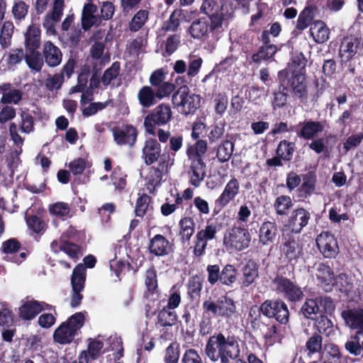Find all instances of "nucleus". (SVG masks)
<instances>
[{"mask_svg":"<svg viewBox=\"0 0 363 363\" xmlns=\"http://www.w3.org/2000/svg\"><path fill=\"white\" fill-rule=\"evenodd\" d=\"M204 351L213 362L220 361V363H230L232 360L235 361V363H247L240 359V345L233 335L225 337L219 333L211 336L206 342Z\"/></svg>","mask_w":363,"mask_h":363,"instance_id":"obj_1","label":"nucleus"},{"mask_svg":"<svg viewBox=\"0 0 363 363\" xmlns=\"http://www.w3.org/2000/svg\"><path fill=\"white\" fill-rule=\"evenodd\" d=\"M307 58L303 52H300L291 58L286 70L289 72L287 86L291 90L294 97L301 101L308 99V89L306 84V67Z\"/></svg>","mask_w":363,"mask_h":363,"instance_id":"obj_2","label":"nucleus"},{"mask_svg":"<svg viewBox=\"0 0 363 363\" xmlns=\"http://www.w3.org/2000/svg\"><path fill=\"white\" fill-rule=\"evenodd\" d=\"M85 316L77 312L62 323L54 331L53 340L60 345L70 344L84 325Z\"/></svg>","mask_w":363,"mask_h":363,"instance_id":"obj_3","label":"nucleus"},{"mask_svg":"<svg viewBox=\"0 0 363 363\" xmlns=\"http://www.w3.org/2000/svg\"><path fill=\"white\" fill-rule=\"evenodd\" d=\"M201 97L191 94L187 85H182L173 94L172 104L178 111L185 116L194 115L201 106Z\"/></svg>","mask_w":363,"mask_h":363,"instance_id":"obj_4","label":"nucleus"},{"mask_svg":"<svg viewBox=\"0 0 363 363\" xmlns=\"http://www.w3.org/2000/svg\"><path fill=\"white\" fill-rule=\"evenodd\" d=\"M335 309L333 298L325 295H313L306 298L301 308V313L308 319H314L318 313L331 315Z\"/></svg>","mask_w":363,"mask_h":363,"instance_id":"obj_5","label":"nucleus"},{"mask_svg":"<svg viewBox=\"0 0 363 363\" xmlns=\"http://www.w3.org/2000/svg\"><path fill=\"white\" fill-rule=\"evenodd\" d=\"M250 327L255 333L262 335L264 340V346L267 348L276 343H281L284 337L280 326L274 323H264L260 315L250 320Z\"/></svg>","mask_w":363,"mask_h":363,"instance_id":"obj_6","label":"nucleus"},{"mask_svg":"<svg viewBox=\"0 0 363 363\" xmlns=\"http://www.w3.org/2000/svg\"><path fill=\"white\" fill-rule=\"evenodd\" d=\"M272 284L277 294H281L291 306L301 302L304 298V293L296 281L277 274L272 279Z\"/></svg>","mask_w":363,"mask_h":363,"instance_id":"obj_7","label":"nucleus"},{"mask_svg":"<svg viewBox=\"0 0 363 363\" xmlns=\"http://www.w3.org/2000/svg\"><path fill=\"white\" fill-rule=\"evenodd\" d=\"M207 281L211 286L219 283L233 287L238 281V269L235 265L227 264L222 268L219 264H208L206 267Z\"/></svg>","mask_w":363,"mask_h":363,"instance_id":"obj_8","label":"nucleus"},{"mask_svg":"<svg viewBox=\"0 0 363 363\" xmlns=\"http://www.w3.org/2000/svg\"><path fill=\"white\" fill-rule=\"evenodd\" d=\"M279 250L284 261L293 267L303 259V244L292 235H283Z\"/></svg>","mask_w":363,"mask_h":363,"instance_id":"obj_9","label":"nucleus"},{"mask_svg":"<svg viewBox=\"0 0 363 363\" xmlns=\"http://www.w3.org/2000/svg\"><path fill=\"white\" fill-rule=\"evenodd\" d=\"M203 311L213 318H223L230 319L236 313L237 308L234 300L227 296L218 298L216 301L211 298L205 300L202 303Z\"/></svg>","mask_w":363,"mask_h":363,"instance_id":"obj_10","label":"nucleus"},{"mask_svg":"<svg viewBox=\"0 0 363 363\" xmlns=\"http://www.w3.org/2000/svg\"><path fill=\"white\" fill-rule=\"evenodd\" d=\"M251 238L247 228L233 225L225 233L223 245L228 250L240 252L249 247Z\"/></svg>","mask_w":363,"mask_h":363,"instance_id":"obj_11","label":"nucleus"},{"mask_svg":"<svg viewBox=\"0 0 363 363\" xmlns=\"http://www.w3.org/2000/svg\"><path fill=\"white\" fill-rule=\"evenodd\" d=\"M259 311L268 318H274L278 323L286 325L290 313L287 304L281 299L265 300L259 306Z\"/></svg>","mask_w":363,"mask_h":363,"instance_id":"obj_12","label":"nucleus"},{"mask_svg":"<svg viewBox=\"0 0 363 363\" xmlns=\"http://www.w3.org/2000/svg\"><path fill=\"white\" fill-rule=\"evenodd\" d=\"M172 118V111L169 105L161 104L145 116L144 127L147 133L150 135H155L156 126L164 125Z\"/></svg>","mask_w":363,"mask_h":363,"instance_id":"obj_13","label":"nucleus"},{"mask_svg":"<svg viewBox=\"0 0 363 363\" xmlns=\"http://www.w3.org/2000/svg\"><path fill=\"white\" fill-rule=\"evenodd\" d=\"M171 160L169 153H164L161 157V160L158 162L157 167H152L146 177V188L150 194H155L156 188L161 185V182L163 176V169H167L168 166L173 164L174 159L169 164Z\"/></svg>","mask_w":363,"mask_h":363,"instance_id":"obj_14","label":"nucleus"},{"mask_svg":"<svg viewBox=\"0 0 363 363\" xmlns=\"http://www.w3.org/2000/svg\"><path fill=\"white\" fill-rule=\"evenodd\" d=\"M113 138L116 145L133 147L137 141L138 131L135 126L130 123H123L111 129Z\"/></svg>","mask_w":363,"mask_h":363,"instance_id":"obj_15","label":"nucleus"},{"mask_svg":"<svg viewBox=\"0 0 363 363\" xmlns=\"http://www.w3.org/2000/svg\"><path fill=\"white\" fill-rule=\"evenodd\" d=\"M311 220V212L303 207H298L291 211L285 227L292 233L299 234L308 225Z\"/></svg>","mask_w":363,"mask_h":363,"instance_id":"obj_16","label":"nucleus"},{"mask_svg":"<svg viewBox=\"0 0 363 363\" xmlns=\"http://www.w3.org/2000/svg\"><path fill=\"white\" fill-rule=\"evenodd\" d=\"M279 80L278 89H275L272 94V106L274 111L284 108L288 102L289 94L287 93V77L289 72L286 70H280L277 74Z\"/></svg>","mask_w":363,"mask_h":363,"instance_id":"obj_17","label":"nucleus"},{"mask_svg":"<svg viewBox=\"0 0 363 363\" xmlns=\"http://www.w3.org/2000/svg\"><path fill=\"white\" fill-rule=\"evenodd\" d=\"M201 12L207 16V19L211 21L212 28H221L224 15L222 8L216 0H203Z\"/></svg>","mask_w":363,"mask_h":363,"instance_id":"obj_18","label":"nucleus"},{"mask_svg":"<svg viewBox=\"0 0 363 363\" xmlns=\"http://www.w3.org/2000/svg\"><path fill=\"white\" fill-rule=\"evenodd\" d=\"M325 122L305 120L298 123L296 130L297 137L306 140L314 139L325 130Z\"/></svg>","mask_w":363,"mask_h":363,"instance_id":"obj_19","label":"nucleus"},{"mask_svg":"<svg viewBox=\"0 0 363 363\" xmlns=\"http://www.w3.org/2000/svg\"><path fill=\"white\" fill-rule=\"evenodd\" d=\"M164 89L157 90L147 85L143 86L138 91L137 98L143 108H148L156 105L162 99L167 97L163 93Z\"/></svg>","mask_w":363,"mask_h":363,"instance_id":"obj_20","label":"nucleus"},{"mask_svg":"<svg viewBox=\"0 0 363 363\" xmlns=\"http://www.w3.org/2000/svg\"><path fill=\"white\" fill-rule=\"evenodd\" d=\"M240 191V184L236 178H232L225 185L224 190L216 199L214 213H217L228 206L238 196Z\"/></svg>","mask_w":363,"mask_h":363,"instance_id":"obj_21","label":"nucleus"},{"mask_svg":"<svg viewBox=\"0 0 363 363\" xmlns=\"http://www.w3.org/2000/svg\"><path fill=\"white\" fill-rule=\"evenodd\" d=\"M316 243L325 258H334L339 252L337 240L329 232L321 233L316 238Z\"/></svg>","mask_w":363,"mask_h":363,"instance_id":"obj_22","label":"nucleus"},{"mask_svg":"<svg viewBox=\"0 0 363 363\" xmlns=\"http://www.w3.org/2000/svg\"><path fill=\"white\" fill-rule=\"evenodd\" d=\"M147 249L151 255L164 257L174 251V244L161 234H156L150 239Z\"/></svg>","mask_w":363,"mask_h":363,"instance_id":"obj_23","label":"nucleus"},{"mask_svg":"<svg viewBox=\"0 0 363 363\" xmlns=\"http://www.w3.org/2000/svg\"><path fill=\"white\" fill-rule=\"evenodd\" d=\"M162 156L160 143L156 139H147L142 150V157L144 163L150 166L157 161H160Z\"/></svg>","mask_w":363,"mask_h":363,"instance_id":"obj_24","label":"nucleus"},{"mask_svg":"<svg viewBox=\"0 0 363 363\" xmlns=\"http://www.w3.org/2000/svg\"><path fill=\"white\" fill-rule=\"evenodd\" d=\"M166 72L164 69L160 68L152 72L149 78L150 86L157 90L164 89L163 93L167 96H169L175 89V85L169 82L165 81Z\"/></svg>","mask_w":363,"mask_h":363,"instance_id":"obj_25","label":"nucleus"},{"mask_svg":"<svg viewBox=\"0 0 363 363\" xmlns=\"http://www.w3.org/2000/svg\"><path fill=\"white\" fill-rule=\"evenodd\" d=\"M242 277L240 279L241 289H247L255 284L259 278V264L252 259H250L242 267Z\"/></svg>","mask_w":363,"mask_h":363,"instance_id":"obj_26","label":"nucleus"},{"mask_svg":"<svg viewBox=\"0 0 363 363\" xmlns=\"http://www.w3.org/2000/svg\"><path fill=\"white\" fill-rule=\"evenodd\" d=\"M206 17L199 18L192 21L189 27L187 32L190 36L196 40H201L202 38L208 36V32H214L219 28H212L211 21Z\"/></svg>","mask_w":363,"mask_h":363,"instance_id":"obj_27","label":"nucleus"},{"mask_svg":"<svg viewBox=\"0 0 363 363\" xmlns=\"http://www.w3.org/2000/svg\"><path fill=\"white\" fill-rule=\"evenodd\" d=\"M191 162L189 174V182L194 187H199L206 176V164L203 159H189Z\"/></svg>","mask_w":363,"mask_h":363,"instance_id":"obj_28","label":"nucleus"},{"mask_svg":"<svg viewBox=\"0 0 363 363\" xmlns=\"http://www.w3.org/2000/svg\"><path fill=\"white\" fill-rule=\"evenodd\" d=\"M42 52L45 62L48 67H55L61 63L62 60V51L52 41H45Z\"/></svg>","mask_w":363,"mask_h":363,"instance_id":"obj_29","label":"nucleus"},{"mask_svg":"<svg viewBox=\"0 0 363 363\" xmlns=\"http://www.w3.org/2000/svg\"><path fill=\"white\" fill-rule=\"evenodd\" d=\"M278 234V227L274 221H264L259 228L258 240L262 245L274 242Z\"/></svg>","mask_w":363,"mask_h":363,"instance_id":"obj_30","label":"nucleus"},{"mask_svg":"<svg viewBox=\"0 0 363 363\" xmlns=\"http://www.w3.org/2000/svg\"><path fill=\"white\" fill-rule=\"evenodd\" d=\"M42 312L40 301L31 299L22 301L21 306L18 308V318L23 321H29L34 319Z\"/></svg>","mask_w":363,"mask_h":363,"instance_id":"obj_31","label":"nucleus"},{"mask_svg":"<svg viewBox=\"0 0 363 363\" xmlns=\"http://www.w3.org/2000/svg\"><path fill=\"white\" fill-rule=\"evenodd\" d=\"M303 182L297 189V196L302 199L310 198L315 190L317 176L315 172L309 171L302 175Z\"/></svg>","mask_w":363,"mask_h":363,"instance_id":"obj_32","label":"nucleus"},{"mask_svg":"<svg viewBox=\"0 0 363 363\" xmlns=\"http://www.w3.org/2000/svg\"><path fill=\"white\" fill-rule=\"evenodd\" d=\"M360 41L352 36L344 37L339 49V55L342 62L350 61L357 53Z\"/></svg>","mask_w":363,"mask_h":363,"instance_id":"obj_33","label":"nucleus"},{"mask_svg":"<svg viewBox=\"0 0 363 363\" xmlns=\"http://www.w3.org/2000/svg\"><path fill=\"white\" fill-rule=\"evenodd\" d=\"M0 93H2L0 102L2 104H18L22 100L23 93L20 89H16L12 84L5 82L0 84Z\"/></svg>","mask_w":363,"mask_h":363,"instance_id":"obj_34","label":"nucleus"},{"mask_svg":"<svg viewBox=\"0 0 363 363\" xmlns=\"http://www.w3.org/2000/svg\"><path fill=\"white\" fill-rule=\"evenodd\" d=\"M341 316L350 328L357 329V331H363V309L344 310L341 313Z\"/></svg>","mask_w":363,"mask_h":363,"instance_id":"obj_35","label":"nucleus"},{"mask_svg":"<svg viewBox=\"0 0 363 363\" xmlns=\"http://www.w3.org/2000/svg\"><path fill=\"white\" fill-rule=\"evenodd\" d=\"M26 50L39 49L41 43V30L38 25H30L24 33Z\"/></svg>","mask_w":363,"mask_h":363,"instance_id":"obj_36","label":"nucleus"},{"mask_svg":"<svg viewBox=\"0 0 363 363\" xmlns=\"http://www.w3.org/2000/svg\"><path fill=\"white\" fill-rule=\"evenodd\" d=\"M25 62L31 71L40 72L45 62L43 52L38 49L26 50Z\"/></svg>","mask_w":363,"mask_h":363,"instance_id":"obj_37","label":"nucleus"},{"mask_svg":"<svg viewBox=\"0 0 363 363\" xmlns=\"http://www.w3.org/2000/svg\"><path fill=\"white\" fill-rule=\"evenodd\" d=\"M178 320L175 311L163 307L157 313L155 324L160 327L166 328L174 325Z\"/></svg>","mask_w":363,"mask_h":363,"instance_id":"obj_38","label":"nucleus"},{"mask_svg":"<svg viewBox=\"0 0 363 363\" xmlns=\"http://www.w3.org/2000/svg\"><path fill=\"white\" fill-rule=\"evenodd\" d=\"M316 277L325 286H333L335 283L334 272L332 268L325 263H319L316 268Z\"/></svg>","mask_w":363,"mask_h":363,"instance_id":"obj_39","label":"nucleus"},{"mask_svg":"<svg viewBox=\"0 0 363 363\" xmlns=\"http://www.w3.org/2000/svg\"><path fill=\"white\" fill-rule=\"evenodd\" d=\"M317 11V7L314 5H309L304 8L299 13L296 28L298 30H305L309 25L311 24L315 13Z\"/></svg>","mask_w":363,"mask_h":363,"instance_id":"obj_40","label":"nucleus"},{"mask_svg":"<svg viewBox=\"0 0 363 363\" xmlns=\"http://www.w3.org/2000/svg\"><path fill=\"white\" fill-rule=\"evenodd\" d=\"M203 278L198 274L191 277L187 283V294L191 301L200 298L203 289Z\"/></svg>","mask_w":363,"mask_h":363,"instance_id":"obj_41","label":"nucleus"},{"mask_svg":"<svg viewBox=\"0 0 363 363\" xmlns=\"http://www.w3.org/2000/svg\"><path fill=\"white\" fill-rule=\"evenodd\" d=\"M310 32L317 43H324L329 39L330 30L322 21H315Z\"/></svg>","mask_w":363,"mask_h":363,"instance_id":"obj_42","label":"nucleus"},{"mask_svg":"<svg viewBox=\"0 0 363 363\" xmlns=\"http://www.w3.org/2000/svg\"><path fill=\"white\" fill-rule=\"evenodd\" d=\"M294 206L292 199L288 195L277 196L273 203V208L277 216H286Z\"/></svg>","mask_w":363,"mask_h":363,"instance_id":"obj_43","label":"nucleus"},{"mask_svg":"<svg viewBox=\"0 0 363 363\" xmlns=\"http://www.w3.org/2000/svg\"><path fill=\"white\" fill-rule=\"evenodd\" d=\"M85 267L79 263L74 268L71 276L72 289L83 291L86 281Z\"/></svg>","mask_w":363,"mask_h":363,"instance_id":"obj_44","label":"nucleus"},{"mask_svg":"<svg viewBox=\"0 0 363 363\" xmlns=\"http://www.w3.org/2000/svg\"><path fill=\"white\" fill-rule=\"evenodd\" d=\"M345 350L351 354L358 356L363 350V333L357 331L345 344Z\"/></svg>","mask_w":363,"mask_h":363,"instance_id":"obj_45","label":"nucleus"},{"mask_svg":"<svg viewBox=\"0 0 363 363\" xmlns=\"http://www.w3.org/2000/svg\"><path fill=\"white\" fill-rule=\"evenodd\" d=\"M295 150V142H291L284 139L278 143L275 153L277 155H280L283 161L290 162L293 158Z\"/></svg>","mask_w":363,"mask_h":363,"instance_id":"obj_46","label":"nucleus"},{"mask_svg":"<svg viewBox=\"0 0 363 363\" xmlns=\"http://www.w3.org/2000/svg\"><path fill=\"white\" fill-rule=\"evenodd\" d=\"M145 284L146 286L145 294L154 295L157 292L158 281L157 270L153 265L149 267L145 272Z\"/></svg>","mask_w":363,"mask_h":363,"instance_id":"obj_47","label":"nucleus"},{"mask_svg":"<svg viewBox=\"0 0 363 363\" xmlns=\"http://www.w3.org/2000/svg\"><path fill=\"white\" fill-rule=\"evenodd\" d=\"M277 52L275 45H262L256 53L252 54L251 59L255 64L259 65L262 61H267L271 59Z\"/></svg>","mask_w":363,"mask_h":363,"instance_id":"obj_48","label":"nucleus"},{"mask_svg":"<svg viewBox=\"0 0 363 363\" xmlns=\"http://www.w3.org/2000/svg\"><path fill=\"white\" fill-rule=\"evenodd\" d=\"M179 235L183 242L189 241L195 232V222L191 217L182 218L179 223Z\"/></svg>","mask_w":363,"mask_h":363,"instance_id":"obj_49","label":"nucleus"},{"mask_svg":"<svg viewBox=\"0 0 363 363\" xmlns=\"http://www.w3.org/2000/svg\"><path fill=\"white\" fill-rule=\"evenodd\" d=\"M234 143L228 139L221 142L218 146L216 157L220 162H225L230 160L234 151Z\"/></svg>","mask_w":363,"mask_h":363,"instance_id":"obj_50","label":"nucleus"},{"mask_svg":"<svg viewBox=\"0 0 363 363\" xmlns=\"http://www.w3.org/2000/svg\"><path fill=\"white\" fill-rule=\"evenodd\" d=\"M196 142L187 147L186 155L188 159H203L208 148L207 142L204 140H196Z\"/></svg>","mask_w":363,"mask_h":363,"instance_id":"obj_51","label":"nucleus"},{"mask_svg":"<svg viewBox=\"0 0 363 363\" xmlns=\"http://www.w3.org/2000/svg\"><path fill=\"white\" fill-rule=\"evenodd\" d=\"M127 177L128 175L120 166H117L113 169L111 179L116 190L121 192L125 189L127 185Z\"/></svg>","mask_w":363,"mask_h":363,"instance_id":"obj_52","label":"nucleus"},{"mask_svg":"<svg viewBox=\"0 0 363 363\" xmlns=\"http://www.w3.org/2000/svg\"><path fill=\"white\" fill-rule=\"evenodd\" d=\"M149 17V11L140 9L133 16L129 23V29L131 32H137L145 24Z\"/></svg>","mask_w":363,"mask_h":363,"instance_id":"obj_53","label":"nucleus"},{"mask_svg":"<svg viewBox=\"0 0 363 363\" xmlns=\"http://www.w3.org/2000/svg\"><path fill=\"white\" fill-rule=\"evenodd\" d=\"M121 71V63L118 61L112 63L111 66L106 69L101 81L105 87L111 84V82L118 78Z\"/></svg>","mask_w":363,"mask_h":363,"instance_id":"obj_54","label":"nucleus"},{"mask_svg":"<svg viewBox=\"0 0 363 363\" xmlns=\"http://www.w3.org/2000/svg\"><path fill=\"white\" fill-rule=\"evenodd\" d=\"M214 111L217 116L222 117L228 106V97L225 92L216 94L213 99Z\"/></svg>","mask_w":363,"mask_h":363,"instance_id":"obj_55","label":"nucleus"},{"mask_svg":"<svg viewBox=\"0 0 363 363\" xmlns=\"http://www.w3.org/2000/svg\"><path fill=\"white\" fill-rule=\"evenodd\" d=\"M110 267L111 270H113L116 275V277H120L121 274L124 272H129L130 270L133 271V273L138 272V268H134L132 264L128 262H125L123 260H117L112 259L110 261Z\"/></svg>","mask_w":363,"mask_h":363,"instance_id":"obj_56","label":"nucleus"},{"mask_svg":"<svg viewBox=\"0 0 363 363\" xmlns=\"http://www.w3.org/2000/svg\"><path fill=\"white\" fill-rule=\"evenodd\" d=\"M252 208L253 205L251 202L244 203L239 207L236 215V220L239 224L244 226L249 222L252 215Z\"/></svg>","mask_w":363,"mask_h":363,"instance_id":"obj_57","label":"nucleus"},{"mask_svg":"<svg viewBox=\"0 0 363 363\" xmlns=\"http://www.w3.org/2000/svg\"><path fill=\"white\" fill-rule=\"evenodd\" d=\"M25 58L26 51L24 52L22 48L13 49L7 55L6 65L9 69H11L20 64L23 60H25Z\"/></svg>","mask_w":363,"mask_h":363,"instance_id":"obj_58","label":"nucleus"},{"mask_svg":"<svg viewBox=\"0 0 363 363\" xmlns=\"http://www.w3.org/2000/svg\"><path fill=\"white\" fill-rule=\"evenodd\" d=\"M181 302V291L176 285H174L171 287L169 291L167 304L164 307H166L167 309L175 311V309L179 307Z\"/></svg>","mask_w":363,"mask_h":363,"instance_id":"obj_59","label":"nucleus"},{"mask_svg":"<svg viewBox=\"0 0 363 363\" xmlns=\"http://www.w3.org/2000/svg\"><path fill=\"white\" fill-rule=\"evenodd\" d=\"M88 345L87 350H85L92 359H97L104 352L102 351L104 348V342L101 340L89 338L87 340Z\"/></svg>","mask_w":363,"mask_h":363,"instance_id":"obj_60","label":"nucleus"},{"mask_svg":"<svg viewBox=\"0 0 363 363\" xmlns=\"http://www.w3.org/2000/svg\"><path fill=\"white\" fill-rule=\"evenodd\" d=\"M14 315L11 308L6 304L0 309V326L4 328H9L14 323Z\"/></svg>","mask_w":363,"mask_h":363,"instance_id":"obj_61","label":"nucleus"},{"mask_svg":"<svg viewBox=\"0 0 363 363\" xmlns=\"http://www.w3.org/2000/svg\"><path fill=\"white\" fill-rule=\"evenodd\" d=\"M29 9V5L22 0L15 1L12 7V13L16 21L24 20Z\"/></svg>","mask_w":363,"mask_h":363,"instance_id":"obj_62","label":"nucleus"},{"mask_svg":"<svg viewBox=\"0 0 363 363\" xmlns=\"http://www.w3.org/2000/svg\"><path fill=\"white\" fill-rule=\"evenodd\" d=\"M151 200L152 198L146 194H143L138 198L135 208L136 216L143 217L145 215Z\"/></svg>","mask_w":363,"mask_h":363,"instance_id":"obj_63","label":"nucleus"},{"mask_svg":"<svg viewBox=\"0 0 363 363\" xmlns=\"http://www.w3.org/2000/svg\"><path fill=\"white\" fill-rule=\"evenodd\" d=\"M179 357V345L172 342L165 350L164 361L165 363H177Z\"/></svg>","mask_w":363,"mask_h":363,"instance_id":"obj_64","label":"nucleus"}]
</instances>
